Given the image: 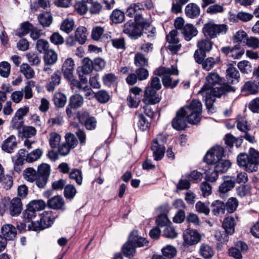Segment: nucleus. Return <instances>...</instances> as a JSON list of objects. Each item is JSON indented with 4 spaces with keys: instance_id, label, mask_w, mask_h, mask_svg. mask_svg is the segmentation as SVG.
Listing matches in <instances>:
<instances>
[{
    "instance_id": "22",
    "label": "nucleus",
    "mask_w": 259,
    "mask_h": 259,
    "mask_svg": "<svg viewBox=\"0 0 259 259\" xmlns=\"http://www.w3.org/2000/svg\"><path fill=\"white\" fill-rule=\"evenodd\" d=\"M47 204L50 208L57 210L65 209V202L63 197L59 195L55 196L48 201Z\"/></svg>"
},
{
    "instance_id": "55",
    "label": "nucleus",
    "mask_w": 259,
    "mask_h": 259,
    "mask_svg": "<svg viewBox=\"0 0 259 259\" xmlns=\"http://www.w3.org/2000/svg\"><path fill=\"white\" fill-rule=\"evenodd\" d=\"M237 66L240 71L244 74H248L252 71V66L249 61L243 60L238 62Z\"/></svg>"
},
{
    "instance_id": "40",
    "label": "nucleus",
    "mask_w": 259,
    "mask_h": 259,
    "mask_svg": "<svg viewBox=\"0 0 259 259\" xmlns=\"http://www.w3.org/2000/svg\"><path fill=\"white\" fill-rule=\"evenodd\" d=\"M81 72L83 74H90L94 69L93 61L90 58H84L82 60Z\"/></svg>"
},
{
    "instance_id": "54",
    "label": "nucleus",
    "mask_w": 259,
    "mask_h": 259,
    "mask_svg": "<svg viewBox=\"0 0 259 259\" xmlns=\"http://www.w3.org/2000/svg\"><path fill=\"white\" fill-rule=\"evenodd\" d=\"M33 28V26L28 22H26L22 24L19 31L16 33V35L20 37L28 34L31 32Z\"/></svg>"
},
{
    "instance_id": "57",
    "label": "nucleus",
    "mask_w": 259,
    "mask_h": 259,
    "mask_svg": "<svg viewBox=\"0 0 259 259\" xmlns=\"http://www.w3.org/2000/svg\"><path fill=\"white\" fill-rule=\"evenodd\" d=\"M35 86V82L33 80L28 81L26 86L24 87L23 92L24 93V98L26 99H29L33 97L32 89Z\"/></svg>"
},
{
    "instance_id": "20",
    "label": "nucleus",
    "mask_w": 259,
    "mask_h": 259,
    "mask_svg": "<svg viewBox=\"0 0 259 259\" xmlns=\"http://www.w3.org/2000/svg\"><path fill=\"white\" fill-rule=\"evenodd\" d=\"M237 162L240 167L243 168L247 171L250 172L255 171V169L250 168V165L252 164L249 155L244 153H240L237 157Z\"/></svg>"
},
{
    "instance_id": "5",
    "label": "nucleus",
    "mask_w": 259,
    "mask_h": 259,
    "mask_svg": "<svg viewBox=\"0 0 259 259\" xmlns=\"http://www.w3.org/2000/svg\"><path fill=\"white\" fill-rule=\"evenodd\" d=\"M161 88V84L159 78L157 77H153L151 78L150 85L147 87L144 92L143 102L147 105L155 104L160 101V98L157 94V91Z\"/></svg>"
},
{
    "instance_id": "10",
    "label": "nucleus",
    "mask_w": 259,
    "mask_h": 259,
    "mask_svg": "<svg viewBox=\"0 0 259 259\" xmlns=\"http://www.w3.org/2000/svg\"><path fill=\"white\" fill-rule=\"evenodd\" d=\"M201 235L196 230L187 229L183 232L184 245L190 246L197 244L201 240Z\"/></svg>"
},
{
    "instance_id": "7",
    "label": "nucleus",
    "mask_w": 259,
    "mask_h": 259,
    "mask_svg": "<svg viewBox=\"0 0 259 259\" xmlns=\"http://www.w3.org/2000/svg\"><path fill=\"white\" fill-rule=\"evenodd\" d=\"M228 29V26L226 24H216L210 22L204 25L202 31L207 38L211 39L220 34L226 33Z\"/></svg>"
},
{
    "instance_id": "46",
    "label": "nucleus",
    "mask_w": 259,
    "mask_h": 259,
    "mask_svg": "<svg viewBox=\"0 0 259 259\" xmlns=\"http://www.w3.org/2000/svg\"><path fill=\"white\" fill-rule=\"evenodd\" d=\"M74 22L72 18H66L64 19L60 26V29L64 32L69 33L71 32L74 28Z\"/></svg>"
},
{
    "instance_id": "18",
    "label": "nucleus",
    "mask_w": 259,
    "mask_h": 259,
    "mask_svg": "<svg viewBox=\"0 0 259 259\" xmlns=\"http://www.w3.org/2000/svg\"><path fill=\"white\" fill-rule=\"evenodd\" d=\"M226 78L229 83L235 84L240 81V73L238 70L232 64L227 65Z\"/></svg>"
},
{
    "instance_id": "4",
    "label": "nucleus",
    "mask_w": 259,
    "mask_h": 259,
    "mask_svg": "<svg viewBox=\"0 0 259 259\" xmlns=\"http://www.w3.org/2000/svg\"><path fill=\"white\" fill-rule=\"evenodd\" d=\"M154 74L162 77V84L166 88H175L179 83V79L172 80L171 75H177L179 71L177 68L173 65L170 68L161 66L158 68L155 71Z\"/></svg>"
},
{
    "instance_id": "31",
    "label": "nucleus",
    "mask_w": 259,
    "mask_h": 259,
    "mask_svg": "<svg viewBox=\"0 0 259 259\" xmlns=\"http://www.w3.org/2000/svg\"><path fill=\"white\" fill-rule=\"evenodd\" d=\"M53 101L57 108H63L66 104V96L61 92L56 93L53 96Z\"/></svg>"
},
{
    "instance_id": "15",
    "label": "nucleus",
    "mask_w": 259,
    "mask_h": 259,
    "mask_svg": "<svg viewBox=\"0 0 259 259\" xmlns=\"http://www.w3.org/2000/svg\"><path fill=\"white\" fill-rule=\"evenodd\" d=\"M177 34L178 31L176 30H172L166 35V40L169 43L167 48L172 54H176L181 48V45L179 44Z\"/></svg>"
},
{
    "instance_id": "64",
    "label": "nucleus",
    "mask_w": 259,
    "mask_h": 259,
    "mask_svg": "<svg viewBox=\"0 0 259 259\" xmlns=\"http://www.w3.org/2000/svg\"><path fill=\"white\" fill-rule=\"evenodd\" d=\"M247 34L244 31H238L233 36L232 40L234 43L245 42Z\"/></svg>"
},
{
    "instance_id": "32",
    "label": "nucleus",
    "mask_w": 259,
    "mask_h": 259,
    "mask_svg": "<svg viewBox=\"0 0 259 259\" xmlns=\"http://www.w3.org/2000/svg\"><path fill=\"white\" fill-rule=\"evenodd\" d=\"M38 20L44 27H48L52 23L53 17L50 12H43L38 15Z\"/></svg>"
},
{
    "instance_id": "49",
    "label": "nucleus",
    "mask_w": 259,
    "mask_h": 259,
    "mask_svg": "<svg viewBox=\"0 0 259 259\" xmlns=\"http://www.w3.org/2000/svg\"><path fill=\"white\" fill-rule=\"evenodd\" d=\"M65 143L71 149L75 148L78 144V141L75 135L71 133H67L65 136Z\"/></svg>"
},
{
    "instance_id": "29",
    "label": "nucleus",
    "mask_w": 259,
    "mask_h": 259,
    "mask_svg": "<svg viewBox=\"0 0 259 259\" xmlns=\"http://www.w3.org/2000/svg\"><path fill=\"white\" fill-rule=\"evenodd\" d=\"M200 8L198 5L194 3H190L185 8V14L187 16L191 18L197 17L200 14Z\"/></svg>"
},
{
    "instance_id": "25",
    "label": "nucleus",
    "mask_w": 259,
    "mask_h": 259,
    "mask_svg": "<svg viewBox=\"0 0 259 259\" xmlns=\"http://www.w3.org/2000/svg\"><path fill=\"white\" fill-rule=\"evenodd\" d=\"M61 74L59 70H56L51 76V81L46 85V89L49 92L53 91L61 82Z\"/></svg>"
},
{
    "instance_id": "56",
    "label": "nucleus",
    "mask_w": 259,
    "mask_h": 259,
    "mask_svg": "<svg viewBox=\"0 0 259 259\" xmlns=\"http://www.w3.org/2000/svg\"><path fill=\"white\" fill-rule=\"evenodd\" d=\"M242 90L249 94H255L258 92V87L253 82L247 81L244 84Z\"/></svg>"
},
{
    "instance_id": "52",
    "label": "nucleus",
    "mask_w": 259,
    "mask_h": 259,
    "mask_svg": "<svg viewBox=\"0 0 259 259\" xmlns=\"http://www.w3.org/2000/svg\"><path fill=\"white\" fill-rule=\"evenodd\" d=\"M76 193V190L72 185L68 184L64 187V195L67 199H72L75 197Z\"/></svg>"
},
{
    "instance_id": "19",
    "label": "nucleus",
    "mask_w": 259,
    "mask_h": 259,
    "mask_svg": "<svg viewBox=\"0 0 259 259\" xmlns=\"http://www.w3.org/2000/svg\"><path fill=\"white\" fill-rule=\"evenodd\" d=\"M235 185V177L229 176L223 177V182L219 188L220 194H225L234 188Z\"/></svg>"
},
{
    "instance_id": "30",
    "label": "nucleus",
    "mask_w": 259,
    "mask_h": 259,
    "mask_svg": "<svg viewBox=\"0 0 259 259\" xmlns=\"http://www.w3.org/2000/svg\"><path fill=\"white\" fill-rule=\"evenodd\" d=\"M211 209L214 215H218L220 214H224L226 211L225 203L221 200H217L211 204Z\"/></svg>"
},
{
    "instance_id": "3",
    "label": "nucleus",
    "mask_w": 259,
    "mask_h": 259,
    "mask_svg": "<svg viewBox=\"0 0 259 259\" xmlns=\"http://www.w3.org/2000/svg\"><path fill=\"white\" fill-rule=\"evenodd\" d=\"M235 91V89L229 85L228 83H224L220 87H213L210 89H207L205 92L202 94L205 95V106L209 111H211L213 104L215 101L216 97L220 98L223 95L228 92Z\"/></svg>"
},
{
    "instance_id": "41",
    "label": "nucleus",
    "mask_w": 259,
    "mask_h": 259,
    "mask_svg": "<svg viewBox=\"0 0 259 259\" xmlns=\"http://www.w3.org/2000/svg\"><path fill=\"white\" fill-rule=\"evenodd\" d=\"M136 248L130 239L124 244L122 247V252L124 256L128 257H131L134 256L135 253Z\"/></svg>"
},
{
    "instance_id": "24",
    "label": "nucleus",
    "mask_w": 259,
    "mask_h": 259,
    "mask_svg": "<svg viewBox=\"0 0 259 259\" xmlns=\"http://www.w3.org/2000/svg\"><path fill=\"white\" fill-rule=\"evenodd\" d=\"M184 38L187 41H190L193 37L198 34V31L192 24H187L181 31Z\"/></svg>"
},
{
    "instance_id": "47",
    "label": "nucleus",
    "mask_w": 259,
    "mask_h": 259,
    "mask_svg": "<svg viewBox=\"0 0 259 259\" xmlns=\"http://www.w3.org/2000/svg\"><path fill=\"white\" fill-rule=\"evenodd\" d=\"M27 205L36 212L45 209L46 206L45 202L41 199L32 200Z\"/></svg>"
},
{
    "instance_id": "51",
    "label": "nucleus",
    "mask_w": 259,
    "mask_h": 259,
    "mask_svg": "<svg viewBox=\"0 0 259 259\" xmlns=\"http://www.w3.org/2000/svg\"><path fill=\"white\" fill-rule=\"evenodd\" d=\"M110 19L114 23H121L124 19V13L118 9H115L111 13Z\"/></svg>"
},
{
    "instance_id": "63",
    "label": "nucleus",
    "mask_w": 259,
    "mask_h": 259,
    "mask_svg": "<svg viewBox=\"0 0 259 259\" xmlns=\"http://www.w3.org/2000/svg\"><path fill=\"white\" fill-rule=\"evenodd\" d=\"M104 29L101 26H96L93 28L92 31V38L94 40H99L103 35Z\"/></svg>"
},
{
    "instance_id": "13",
    "label": "nucleus",
    "mask_w": 259,
    "mask_h": 259,
    "mask_svg": "<svg viewBox=\"0 0 259 259\" xmlns=\"http://www.w3.org/2000/svg\"><path fill=\"white\" fill-rule=\"evenodd\" d=\"M212 45L213 42L207 38L198 41L197 46L198 49L195 51L194 57H206V53L212 49Z\"/></svg>"
},
{
    "instance_id": "11",
    "label": "nucleus",
    "mask_w": 259,
    "mask_h": 259,
    "mask_svg": "<svg viewBox=\"0 0 259 259\" xmlns=\"http://www.w3.org/2000/svg\"><path fill=\"white\" fill-rule=\"evenodd\" d=\"M163 140L162 136L159 135L156 139H154L151 146V150L155 160H161L164 156L165 147L163 145Z\"/></svg>"
},
{
    "instance_id": "39",
    "label": "nucleus",
    "mask_w": 259,
    "mask_h": 259,
    "mask_svg": "<svg viewBox=\"0 0 259 259\" xmlns=\"http://www.w3.org/2000/svg\"><path fill=\"white\" fill-rule=\"evenodd\" d=\"M237 128L242 132H246L250 130V127L246 118L239 115L236 118Z\"/></svg>"
},
{
    "instance_id": "33",
    "label": "nucleus",
    "mask_w": 259,
    "mask_h": 259,
    "mask_svg": "<svg viewBox=\"0 0 259 259\" xmlns=\"http://www.w3.org/2000/svg\"><path fill=\"white\" fill-rule=\"evenodd\" d=\"M249 155L252 164L250 165V168L255 169L256 171L257 170V166L259 164V152L253 148H250L249 150Z\"/></svg>"
},
{
    "instance_id": "17",
    "label": "nucleus",
    "mask_w": 259,
    "mask_h": 259,
    "mask_svg": "<svg viewBox=\"0 0 259 259\" xmlns=\"http://www.w3.org/2000/svg\"><path fill=\"white\" fill-rule=\"evenodd\" d=\"M74 69V63L71 58L66 59L62 66V72L65 78L67 80H71L73 77Z\"/></svg>"
},
{
    "instance_id": "37",
    "label": "nucleus",
    "mask_w": 259,
    "mask_h": 259,
    "mask_svg": "<svg viewBox=\"0 0 259 259\" xmlns=\"http://www.w3.org/2000/svg\"><path fill=\"white\" fill-rule=\"evenodd\" d=\"M87 29L83 26L78 27L75 32V37L77 42L82 45L85 43L87 40Z\"/></svg>"
},
{
    "instance_id": "26",
    "label": "nucleus",
    "mask_w": 259,
    "mask_h": 259,
    "mask_svg": "<svg viewBox=\"0 0 259 259\" xmlns=\"http://www.w3.org/2000/svg\"><path fill=\"white\" fill-rule=\"evenodd\" d=\"M235 220L233 217H227L224 220L222 226L227 235H232L235 231Z\"/></svg>"
},
{
    "instance_id": "27",
    "label": "nucleus",
    "mask_w": 259,
    "mask_h": 259,
    "mask_svg": "<svg viewBox=\"0 0 259 259\" xmlns=\"http://www.w3.org/2000/svg\"><path fill=\"white\" fill-rule=\"evenodd\" d=\"M129 239L134 245L136 247H141L146 246L148 244V241L144 238L138 236L136 232H132L130 235Z\"/></svg>"
},
{
    "instance_id": "28",
    "label": "nucleus",
    "mask_w": 259,
    "mask_h": 259,
    "mask_svg": "<svg viewBox=\"0 0 259 259\" xmlns=\"http://www.w3.org/2000/svg\"><path fill=\"white\" fill-rule=\"evenodd\" d=\"M144 9V6L141 3L132 4L127 9L126 13L127 16L130 17H134L135 18V16L137 14H140L142 16L140 12L143 11Z\"/></svg>"
},
{
    "instance_id": "2",
    "label": "nucleus",
    "mask_w": 259,
    "mask_h": 259,
    "mask_svg": "<svg viewBox=\"0 0 259 259\" xmlns=\"http://www.w3.org/2000/svg\"><path fill=\"white\" fill-rule=\"evenodd\" d=\"M150 26V21L145 19L140 14L135 16V21L130 20L122 26V32L129 37L137 39L142 36L143 31Z\"/></svg>"
},
{
    "instance_id": "6",
    "label": "nucleus",
    "mask_w": 259,
    "mask_h": 259,
    "mask_svg": "<svg viewBox=\"0 0 259 259\" xmlns=\"http://www.w3.org/2000/svg\"><path fill=\"white\" fill-rule=\"evenodd\" d=\"M52 211H45L40 215V220L37 221H32L28 225L29 230L36 231L42 230L50 227L53 223L55 217L53 215Z\"/></svg>"
},
{
    "instance_id": "60",
    "label": "nucleus",
    "mask_w": 259,
    "mask_h": 259,
    "mask_svg": "<svg viewBox=\"0 0 259 259\" xmlns=\"http://www.w3.org/2000/svg\"><path fill=\"white\" fill-rule=\"evenodd\" d=\"M42 153L40 149H35L27 155L26 160L28 162L35 161L41 157Z\"/></svg>"
},
{
    "instance_id": "14",
    "label": "nucleus",
    "mask_w": 259,
    "mask_h": 259,
    "mask_svg": "<svg viewBox=\"0 0 259 259\" xmlns=\"http://www.w3.org/2000/svg\"><path fill=\"white\" fill-rule=\"evenodd\" d=\"M206 57H195V61L201 64L202 67L203 69L209 71L214 67V65L219 63L221 61L219 56L216 57H208L205 58Z\"/></svg>"
},
{
    "instance_id": "44",
    "label": "nucleus",
    "mask_w": 259,
    "mask_h": 259,
    "mask_svg": "<svg viewBox=\"0 0 259 259\" xmlns=\"http://www.w3.org/2000/svg\"><path fill=\"white\" fill-rule=\"evenodd\" d=\"M134 63L136 66L144 67L148 65V59L141 53H137L135 55Z\"/></svg>"
},
{
    "instance_id": "42",
    "label": "nucleus",
    "mask_w": 259,
    "mask_h": 259,
    "mask_svg": "<svg viewBox=\"0 0 259 259\" xmlns=\"http://www.w3.org/2000/svg\"><path fill=\"white\" fill-rule=\"evenodd\" d=\"M23 177L26 181L33 183L38 177V174L34 168L28 167L24 170Z\"/></svg>"
},
{
    "instance_id": "8",
    "label": "nucleus",
    "mask_w": 259,
    "mask_h": 259,
    "mask_svg": "<svg viewBox=\"0 0 259 259\" xmlns=\"http://www.w3.org/2000/svg\"><path fill=\"white\" fill-rule=\"evenodd\" d=\"M224 155V148L217 146L212 147L206 153L203 159L207 164L212 165L222 159Z\"/></svg>"
},
{
    "instance_id": "43",
    "label": "nucleus",
    "mask_w": 259,
    "mask_h": 259,
    "mask_svg": "<svg viewBox=\"0 0 259 259\" xmlns=\"http://www.w3.org/2000/svg\"><path fill=\"white\" fill-rule=\"evenodd\" d=\"M58 59L57 53L52 49H50L45 53L44 60L45 63L48 65L55 64Z\"/></svg>"
},
{
    "instance_id": "16",
    "label": "nucleus",
    "mask_w": 259,
    "mask_h": 259,
    "mask_svg": "<svg viewBox=\"0 0 259 259\" xmlns=\"http://www.w3.org/2000/svg\"><path fill=\"white\" fill-rule=\"evenodd\" d=\"M23 209V205L20 198L15 197L8 203L7 209L11 215H19Z\"/></svg>"
},
{
    "instance_id": "59",
    "label": "nucleus",
    "mask_w": 259,
    "mask_h": 259,
    "mask_svg": "<svg viewBox=\"0 0 259 259\" xmlns=\"http://www.w3.org/2000/svg\"><path fill=\"white\" fill-rule=\"evenodd\" d=\"M244 53V49L239 45H236L232 48L230 56L234 59H238L241 57Z\"/></svg>"
},
{
    "instance_id": "36",
    "label": "nucleus",
    "mask_w": 259,
    "mask_h": 259,
    "mask_svg": "<svg viewBox=\"0 0 259 259\" xmlns=\"http://www.w3.org/2000/svg\"><path fill=\"white\" fill-rule=\"evenodd\" d=\"M1 182L5 185L4 188L7 190L10 189L13 185L12 177L8 175H7L6 177L5 176L4 169L0 164V183Z\"/></svg>"
},
{
    "instance_id": "9",
    "label": "nucleus",
    "mask_w": 259,
    "mask_h": 259,
    "mask_svg": "<svg viewBox=\"0 0 259 259\" xmlns=\"http://www.w3.org/2000/svg\"><path fill=\"white\" fill-rule=\"evenodd\" d=\"M84 103L82 96L79 94L72 95L69 99L68 105L66 108V113L69 118L73 115L72 110H76L81 107Z\"/></svg>"
},
{
    "instance_id": "62",
    "label": "nucleus",
    "mask_w": 259,
    "mask_h": 259,
    "mask_svg": "<svg viewBox=\"0 0 259 259\" xmlns=\"http://www.w3.org/2000/svg\"><path fill=\"white\" fill-rule=\"evenodd\" d=\"M37 213L27 205V208L23 212V218L25 221L29 222L36 217Z\"/></svg>"
},
{
    "instance_id": "61",
    "label": "nucleus",
    "mask_w": 259,
    "mask_h": 259,
    "mask_svg": "<svg viewBox=\"0 0 259 259\" xmlns=\"http://www.w3.org/2000/svg\"><path fill=\"white\" fill-rule=\"evenodd\" d=\"M162 254L164 257L169 258H172L176 254V248L171 245H167L162 249Z\"/></svg>"
},
{
    "instance_id": "21",
    "label": "nucleus",
    "mask_w": 259,
    "mask_h": 259,
    "mask_svg": "<svg viewBox=\"0 0 259 259\" xmlns=\"http://www.w3.org/2000/svg\"><path fill=\"white\" fill-rule=\"evenodd\" d=\"M2 237L7 241L14 240L17 235L16 228L12 224L4 225L1 229Z\"/></svg>"
},
{
    "instance_id": "35",
    "label": "nucleus",
    "mask_w": 259,
    "mask_h": 259,
    "mask_svg": "<svg viewBox=\"0 0 259 259\" xmlns=\"http://www.w3.org/2000/svg\"><path fill=\"white\" fill-rule=\"evenodd\" d=\"M134 120L135 122H137L138 127L142 131L146 130L149 126V123L142 114L136 112Z\"/></svg>"
},
{
    "instance_id": "1",
    "label": "nucleus",
    "mask_w": 259,
    "mask_h": 259,
    "mask_svg": "<svg viewBox=\"0 0 259 259\" xmlns=\"http://www.w3.org/2000/svg\"><path fill=\"white\" fill-rule=\"evenodd\" d=\"M202 105L197 100H193L189 106L181 108L176 113L171 122L172 127L177 131L184 130L187 122L195 124L201 119Z\"/></svg>"
},
{
    "instance_id": "34",
    "label": "nucleus",
    "mask_w": 259,
    "mask_h": 259,
    "mask_svg": "<svg viewBox=\"0 0 259 259\" xmlns=\"http://www.w3.org/2000/svg\"><path fill=\"white\" fill-rule=\"evenodd\" d=\"M214 164H215L214 167L215 170L220 174H223L226 172L231 167V163L228 160L222 159Z\"/></svg>"
},
{
    "instance_id": "45",
    "label": "nucleus",
    "mask_w": 259,
    "mask_h": 259,
    "mask_svg": "<svg viewBox=\"0 0 259 259\" xmlns=\"http://www.w3.org/2000/svg\"><path fill=\"white\" fill-rule=\"evenodd\" d=\"M238 201L235 197H230L225 204L226 210L230 213L234 212L238 206Z\"/></svg>"
},
{
    "instance_id": "53",
    "label": "nucleus",
    "mask_w": 259,
    "mask_h": 259,
    "mask_svg": "<svg viewBox=\"0 0 259 259\" xmlns=\"http://www.w3.org/2000/svg\"><path fill=\"white\" fill-rule=\"evenodd\" d=\"M95 97L101 103H106L110 99V95L105 90H101L95 93Z\"/></svg>"
},
{
    "instance_id": "12",
    "label": "nucleus",
    "mask_w": 259,
    "mask_h": 259,
    "mask_svg": "<svg viewBox=\"0 0 259 259\" xmlns=\"http://www.w3.org/2000/svg\"><path fill=\"white\" fill-rule=\"evenodd\" d=\"M221 81L222 78L218 73L217 72L209 73L206 77V83L198 92V94L204 93L205 90L212 88L214 85L219 84Z\"/></svg>"
},
{
    "instance_id": "50",
    "label": "nucleus",
    "mask_w": 259,
    "mask_h": 259,
    "mask_svg": "<svg viewBox=\"0 0 259 259\" xmlns=\"http://www.w3.org/2000/svg\"><path fill=\"white\" fill-rule=\"evenodd\" d=\"M61 139V136L56 133L52 132L50 134L49 144L52 148L55 149L57 148L60 143Z\"/></svg>"
},
{
    "instance_id": "58",
    "label": "nucleus",
    "mask_w": 259,
    "mask_h": 259,
    "mask_svg": "<svg viewBox=\"0 0 259 259\" xmlns=\"http://www.w3.org/2000/svg\"><path fill=\"white\" fill-rule=\"evenodd\" d=\"M36 48L39 53H44V54L50 50L49 49V42L45 39H38L36 45Z\"/></svg>"
},
{
    "instance_id": "23",
    "label": "nucleus",
    "mask_w": 259,
    "mask_h": 259,
    "mask_svg": "<svg viewBox=\"0 0 259 259\" xmlns=\"http://www.w3.org/2000/svg\"><path fill=\"white\" fill-rule=\"evenodd\" d=\"M17 145V142L16 137L11 135L4 141L2 145V148L8 153H12L14 149L16 148Z\"/></svg>"
},
{
    "instance_id": "48",
    "label": "nucleus",
    "mask_w": 259,
    "mask_h": 259,
    "mask_svg": "<svg viewBox=\"0 0 259 259\" xmlns=\"http://www.w3.org/2000/svg\"><path fill=\"white\" fill-rule=\"evenodd\" d=\"M20 72L27 79L33 78L35 74L34 70L26 63H23L20 66Z\"/></svg>"
},
{
    "instance_id": "38",
    "label": "nucleus",
    "mask_w": 259,
    "mask_h": 259,
    "mask_svg": "<svg viewBox=\"0 0 259 259\" xmlns=\"http://www.w3.org/2000/svg\"><path fill=\"white\" fill-rule=\"evenodd\" d=\"M199 252L201 256L205 259L211 258L214 254L211 247L205 243H203L200 246Z\"/></svg>"
}]
</instances>
